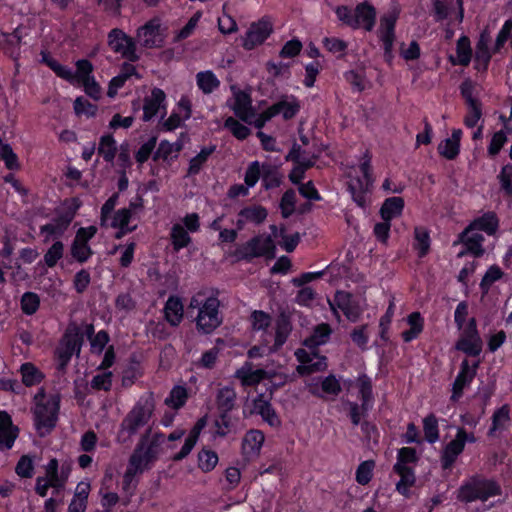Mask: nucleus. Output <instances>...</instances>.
<instances>
[{
    "label": "nucleus",
    "mask_w": 512,
    "mask_h": 512,
    "mask_svg": "<svg viewBox=\"0 0 512 512\" xmlns=\"http://www.w3.org/2000/svg\"><path fill=\"white\" fill-rule=\"evenodd\" d=\"M34 401L35 408L33 414L35 426L39 436L44 437L56 426L60 397L59 395H54L46 399L45 390L41 388L34 396Z\"/></svg>",
    "instance_id": "1"
},
{
    "label": "nucleus",
    "mask_w": 512,
    "mask_h": 512,
    "mask_svg": "<svg viewBox=\"0 0 512 512\" xmlns=\"http://www.w3.org/2000/svg\"><path fill=\"white\" fill-rule=\"evenodd\" d=\"M237 401V394L233 387L225 386L218 389L216 393V407L219 417L215 420L216 435L220 437L226 436L232 429V421L229 412H231Z\"/></svg>",
    "instance_id": "2"
},
{
    "label": "nucleus",
    "mask_w": 512,
    "mask_h": 512,
    "mask_svg": "<svg viewBox=\"0 0 512 512\" xmlns=\"http://www.w3.org/2000/svg\"><path fill=\"white\" fill-rule=\"evenodd\" d=\"M155 408L153 395L145 399L143 402L140 401L131 409V411L125 416L120 425V435H127L130 438L136 434L139 428L145 426L150 420Z\"/></svg>",
    "instance_id": "3"
},
{
    "label": "nucleus",
    "mask_w": 512,
    "mask_h": 512,
    "mask_svg": "<svg viewBox=\"0 0 512 512\" xmlns=\"http://www.w3.org/2000/svg\"><path fill=\"white\" fill-rule=\"evenodd\" d=\"M500 492L499 485L492 480L472 479L460 488L458 499L467 503L475 500L486 501Z\"/></svg>",
    "instance_id": "4"
},
{
    "label": "nucleus",
    "mask_w": 512,
    "mask_h": 512,
    "mask_svg": "<svg viewBox=\"0 0 512 512\" xmlns=\"http://www.w3.org/2000/svg\"><path fill=\"white\" fill-rule=\"evenodd\" d=\"M275 244L271 236H255L245 244L239 246L235 251V256L239 260H251L256 257L266 256L274 258Z\"/></svg>",
    "instance_id": "5"
},
{
    "label": "nucleus",
    "mask_w": 512,
    "mask_h": 512,
    "mask_svg": "<svg viewBox=\"0 0 512 512\" xmlns=\"http://www.w3.org/2000/svg\"><path fill=\"white\" fill-rule=\"evenodd\" d=\"M360 170L363 173V179L359 177L351 178V180L348 182V189L357 205L360 207H365L366 194L371 190L373 185V178L371 174V156L368 152H366L363 156V162L360 165Z\"/></svg>",
    "instance_id": "6"
},
{
    "label": "nucleus",
    "mask_w": 512,
    "mask_h": 512,
    "mask_svg": "<svg viewBox=\"0 0 512 512\" xmlns=\"http://www.w3.org/2000/svg\"><path fill=\"white\" fill-rule=\"evenodd\" d=\"M220 301L216 297H208L198 311L196 326L199 331L205 334L213 332L222 323L219 314Z\"/></svg>",
    "instance_id": "7"
},
{
    "label": "nucleus",
    "mask_w": 512,
    "mask_h": 512,
    "mask_svg": "<svg viewBox=\"0 0 512 512\" xmlns=\"http://www.w3.org/2000/svg\"><path fill=\"white\" fill-rule=\"evenodd\" d=\"M83 339L77 328L73 332L67 330L64 334L55 354L58 360V370L65 371L74 352L79 354Z\"/></svg>",
    "instance_id": "8"
},
{
    "label": "nucleus",
    "mask_w": 512,
    "mask_h": 512,
    "mask_svg": "<svg viewBox=\"0 0 512 512\" xmlns=\"http://www.w3.org/2000/svg\"><path fill=\"white\" fill-rule=\"evenodd\" d=\"M108 45L114 52L120 53L131 62H135L139 59L136 54L134 40L120 29L115 28L110 31L108 34Z\"/></svg>",
    "instance_id": "9"
},
{
    "label": "nucleus",
    "mask_w": 512,
    "mask_h": 512,
    "mask_svg": "<svg viewBox=\"0 0 512 512\" xmlns=\"http://www.w3.org/2000/svg\"><path fill=\"white\" fill-rule=\"evenodd\" d=\"M400 14L398 6L394 5L385 15L380 19V38L384 44L385 55L391 58V51L395 39L394 29L397 19Z\"/></svg>",
    "instance_id": "10"
},
{
    "label": "nucleus",
    "mask_w": 512,
    "mask_h": 512,
    "mask_svg": "<svg viewBox=\"0 0 512 512\" xmlns=\"http://www.w3.org/2000/svg\"><path fill=\"white\" fill-rule=\"evenodd\" d=\"M322 153L321 148L312 143L311 146L302 147L300 144L294 143L289 153L286 155V161H292L304 168H311L316 163Z\"/></svg>",
    "instance_id": "11"
},
{
    "label": "nucleus",
    "mask_w": 512,
    "mask_h": 512,
    "mask_svg": "<svg viewBox=\"0 0 512 512\" xmlns=\"http://www.w3.org/2000/svg\"><path fill=\"white\" fill-rule=\"evenodd\" d=\"M233 91V103L229 107L233 110L234 114L246 123H252L255 117V112L252 107V99L249 93L231 87Z\"/></svg>",
    "instance_id": "12"
},
{
    "label": "nucleus",
    "mask_w": 512,
    "mask_h": 512,
    "mask_svg": "<svg viewBox=\"0 0 512 512\" xmlns=\"http://www.w3.org/2000/svg\"><path fill=\"white\" fill-rule=\"evenodd\" d=\"M137 37L141 45L146 48L161 47L164 43V35L161 33L159 20L152 19L140 27Z\"/></svg>",
    "instance_id": "13"
},
{
    "label": "nucleus",
    "mask_w": 512,
    "mask_h": 512,
    "mask_svg": "<svg viewBox=\"0 0 512 512\" xmlns=\"http://www.w3.org/2000/svg\"><path fill=\"white\" fill-rule=\"evenodd\" d=\"M273 28L268 20H260L252 23L243 40V47L247 50L262 44L271 34Z\"/></svg>",
    "instance_id": "14"
},
{
    "label": "nucleus",
    "mask_w": 512,
    "mask_h": 512,
    "mask_svg": "<svg viewBox=\"0 0 512 512\" xmlns=\"http://www.w3.org/2000/svg\"><path fill=\"white\" fill-rule=\"evenodd\" d=\"M467 439L468 434L464 428H459L455 439L450 441L442 452L441 463L443 469H448L453 465L458 455L462 453Z\"/></svg>",
    "instance_id": "15"
},
{
    "label": "nucleus",
    "mask_w": 512,
    "mask_h": 512,
    "mask_svg": "<svg viewBox=\"0 0 512 512\" xmlns=\"http://www.w3.org/2000/svg\"><path fill=\"white\" fill-rule=\"evenodd\" d=\"M459 241L465 246V249L458 253V257H463L467 253L473 254L475 257H480L484 254V248L482 242L484 237L478 232H466V228L460 233Z\"/></svg>",
    "instance_id": "16"
},
{
    "label": "nucleus",
    "mask_w": 512,
    "mask_h": 512,
    "mask_svg": "<svg viewBox=\"0 0 512 512\" xmlns=\"http://www.w3.org/2000/svg\"><path fill=\"white\" fill-rule=\"evenodd\" d=\"M207 420V415H204L203 417L197 420L194 427L191 429L189 436L186 438L181 450L172 457L173 461H180L189 455V453L195 446L201 431L207 425Z\"/></svg>",
    "instance_id": "17"
},
{
    "label": "nucleus",
    "mask_w": 512,
    "mask_h": 512,
    "mask_svg": "<svg viewBox=\"0 0 512 512\" xmlns=\"http://www.w3.org/2000/svg\"><path fill=\"white\" fill-rule=\"evenodd\" d=\"M264 434L259 430L248 431L242 441L243 454L247 458L258 456L264 443Z\"/></svg>",
    "instance_id": "18"
},
{
    "label": "nucleus",
    "mask_w": 512,
    "mask_h": 512,
    "mask_svg": "<svg viewBox=\"0 0 512 512\" xmlns=\"http://www.w3.org/2000/svg\"><path fill=\"white\" fill-rule=\"evenodd\" d=\"M335 302L350 321L355 322L358 320L361 314V308L358 303L352 299L349 293L337 292Z\"/></svg>",
    "instance_id": "19"
},
{
    "label": "nucleus",
    "mask_w": 512,
    "mask_h": 512,
    "mask_svg": "<svg viewBox=\"0 0 512 512\" xmlns=\"http://www.w3.org/2000/svg\"><path fill=\"white\" fill-rule=\"evenodd\" d=\"M18 428L12 426V420L7 412H0V448L10 449L17 438Z\"/></svg>",
    "instance_id": "20"
},
{
    "label": "nucleus",
    "mask_w": 512,
    "mask_h": 512,
    "mask_svg": "<svg viewBox=\"0 0 512 512\" xmlns=\"http://www.w3.org/2000/svg\"><path fill=\"white\" fill-rule=\"evenodd\" d=\"M475 376V371H470L468 360H464L461 363V370L457 375L453 386L451 400L457 401L463 394V389L468 385Z\"/></svg>",
    "instance_id": "21"
},
{
    "label": "nucleus",
    "mask_w": 512,
    "mask_h": 512,
    "mask_svg": "<svg viewBox=\"0 0 512 512\" xmlns=\"http://www.w3.org/2000/svg\"><path fill=\"white\" fill-rule=\"evenodd\" d=\"M354 19L357 20V28L363 27L365 30L371 31L375 24L376 11L368 3H360L354 10Z\"/></svg>",
    "instance_id": "22"
},
{
    "label": "nucleus",
    "mask_w": 512,
    "mask_h": 512,
    "mask_svg": "<svg viewBox=\"0 0 512 512\" xmlns=\"http://www.w3.org/2000/svg\"><path fill=\"white\" fill-rule=\"evenodd\" d=\"M165 93L160 88H154L151 91L150 97H146L144 99L143 106V120L149 121L152 119L158 112L161 104L165 100Z\"/></svg>",
    "instance_id": "23"
},
{
    "label": "nucleus",
    "mask_w": 512,
    "mask_h": 512,
    "mask_svg": "<svg viewBox=\"0 0 512 512\" xmlns=\"http://www.w3.org/2000/svg\"><path fill=\"white\" fill-rule=\"evenodd\" d=\"M461 135L462 131L460 129L453 130L451 138H447L439 144V154L448 160L455 159L460 151Z\"/></svg>",
    "instance_id": "24"
},
{
    "label": "nucleus",
    "mask_w": 512,
    "mask_h": 512,
    "mask_svg": "<svg viewBox=\"0 0 512 512\" xmlns=\"http://www.w3.org/2000/svg\"><path fill=\"white\" fill-rule=\"evenodd\" d=\"M72 219V215L64 214L55 218L51 223L43 225L40 228V232L46 234L44 242H48L50 236H61L70 225Z\"/></svg>",
    "instance_id": "25"
},
{
    "label": "nucleus",
    "mask_w": 512,
    "mask_h": 512,
    "mask_svg": "<svg viewBox=\"0 0 512 512\" xmlns=\"http://www.w3.org/2000/svg\"><path fill=\"white\" fill-rule=\"evenodd\" d=\"M254 411L261 415L262 419L266 421L270 426H279L280 420L273 409L271 403L265 400L263 395H259L253 401Z\"/></svg>",
    "instance_id": "26"
},
{
    "label": "nucleus",
    "mask_w": 512,
    "mask_h": 512,
    "mask_svg": "<svg viewBox=\"0 0 512 512\" xmlns=\"http://www.w3.org/2000/svg\"><path fill=\"white\" fill-rule=\"evenodd\" d=\"M497 228L498 219L496 214L488 212L470 223L469 226L466 227V232L481 230L486 232L488 235H493L497 231Z\"/></svg>",
    "instance_id": "27"
},
{
    "label": "nucleus",
    "mask_w": 512,
    "mask_h": 512,
    "mask_svg": "<svg viewBox=\"0 0 512 512\" xmlns=\"http://www.w3.org/2000/svg\"><path fill=\"white\" fill-rule=\"evenodd\" d=\"M393 470L400 476V480L396 484L397 491L408 496L409 487H412L416 481L413 470L408 466H400V464H395Z\"/></svg>",
    "instance_id": "28"
},
{
    "label": "nucleus",
    "mask_w": 512,
    "mask_h": 512,
    "mask_svg": "<svg viewBox=\"0 0 512 512\" xmlns=\"http://www.w3.org/2000/svg\"><path fill=\"white\" fill-rule=\"evenodd\" d=\"M165 319L172 325L178 326L183 318V305L178 297L170 296L164 307Z\"/></svg>",
    "instance_id": "29"
},
{
    "label": "nucleus",
    "mask_w": 512,
    "mask_h": 512,
    "mask_svg": "<svg viewBox=\"0 0 512 512\" xmlns=\"http://www.w3.org/2000/svg\"><path fill=\"white\" fill-rule=\"evenodd\" d=\"M292 331V324L290 317L282 312L276 320L275 342L274 349L280 348L287 340Z\"/></svg>",
    "instance_id": "30"
},
{
    "label": "nucleus",
    "mask_w": 512,
    "mask_h": 512,
    "mask_svg": "<svg viewBox=\"0 0 512 512\" xmlns=\"http://www.w3.org/2000/svg\"><path fill=\"white\" fill-rule=\"evenodd\" d=\"M404 208V200L402 197L387 198L381 206L380 214L383 220L390 221L391 219L400 216Z\"/></svg>",
    "instance_id": "31"
},
{
    "label": "nucleus",
    "mask_w": 512,
    "mask_h": 512,
    "mask_svg": "<svg viewBox=\"0 0 512 512\" xmlns=\"http://www.w3.org/2000/svg\"><path fill=\"white\" fill-rule=\"evenodd\" d=\"M332 330L329 324L322 323L314 328L313 334L305 339L304 345L308 348H316L317 346L326 343Z\"/></svg>",
    "instance_id": "32"
},
{
    "label": "nucleus",
    "mask_w": 512,
    "mask_h": 512,
    "mask_svg": "<svg viewBox=\"0 0 512 512\" xmlns=\"http://www.w3.org/2000/svg\"><path fill=\"white\" fill-rule=\"evenodd\" d=\"M20 371L22 374V382L28 387L39 384L44 378L42 372L36 368L34 364L29 362L22 364Z\"/></svg>",
    "instance_id": "33"
},
{
    "label": "nucleus",
    "mask_w": 512,
    "mask_h": 512,
    "mask_svg": "<svg viewBox=\"0 0 512 512\" xmlns=\"http://www.w3.org/2000/svg\"><path fill=\"white\" fill-rule=\"evenodd\" d=\"M267 215V210L259 205L245 207L238 213L239 217H244L248 222H252L257 225L264 222Z\"/></svg>",
    "instance_id": "34"
},
{
    "label": "nucleus",
    "mask_w": 512,
    "mask_h": 512,
    "mask_svg": "<svg viewBox=\"0 0 512 512\" xmlns=\"http://www.w3.org/2000/svg\"><path fill=\"white\" fill-rule=\"evenodd\" d=\"M197 85L204 94H210L220 85V81L216 78L212 71L199 72L196 76Z\"/></svg>",
    "instance_id": "35"
},
{
    "label": "nucleus",
    "mask_w": 512,
    "mask_h": 512,
    "mask_svg": "<svg viewBox=\"0 0 512 512\" xmlns=\"http://www.w3.org/2000/svg\"><path fill=\"white\" fill-rule=\"evenodd\" d=\"M117 151L116 141L111 134L100 138L98 153L102 155L105 161L112 162Z\"/></svg>",
    "instance_id": "36"
},
{
    "label": "nucleus",
    "mask_w": 512,
    "mask_h": 512,
    "mask_svg": "<svg viewBox=\"0 0 512 512\" xmlns=\"http://www.w3.org/2000/svg\"><path fill=\"white\" fill-rule=\"evenodd\" d=\"M171 241L173 249L177 252L190 244L191 237L183 226L175 224L171 229Z\"/></svg>",
    "instance_id": "37"
},
{
    "label": "nucleus",
    "mask_w": 512,
    "mask_h": 512,
    "mask_svg": "<svg viewBox=\"0 0 512 512\" xmlns=\"http://www.w3.org/2000/svg\"><path fill=\"white\" fill-rule=\"evenodd\" d=\"M415 248L419 251V256H425L430 248V236L427 229L423 227H416L414 230Z\"/></svg>",
    "instance_id": "38"
},
{
    "label": "nucleus",
    "mask_w": 512,
    "mask_h": 512,
    "mask_svg": "<svg viewBox=\"0 0 512 512\" xmlns=\"http://www.w3.org/2000/svg\"><path fill=\"white\" fill-rule=\"evenodd\" d=\"M215 146L203 148L195 157L190 160L188 168V175L198 174L202 165L206 162L207 158L215 151Z\"/></svg>",
    "instance_id": "39"
},
{
    "label": "nucleus",
    "mask_w": 512,
    "mask_h": 512,
    "mask_svg": "<svg viewBox=\"0 0 512 512\" xmlns=\"http://www.w3.org/2000/svg\"><path fill=\"white\" fill-rule=\"evenodd\" d=\"M262 182L266 189L278 187L281 182V176L277 168L271 165H263Z\"/></svg>",
    "instance_id": "40"
},
{
    "label": "nucleus",
    "mask_w": 512,
    "mask_h": 512,
    "mask_svg": "<svg viewBox=\"0 0 512 512\" xmlns=\"http://www.w3.org/2000/svg\"><path fill=\"white\" fill-rule=\"evenodd\" d=\"M456 349L469 356H478L482 351V340L461 338L456 343Z\"/></svg>",
    "instance_id": "41"
},
{
    "label": "nucleus",
    "mask_w": 512,
    "mask_h": 512,
    "mask_svg": "<svg viewBox=\"0 0 512 512\" xmlns=\"http://www.w3.org/2000/svg\"><path fill=\"white\" fill-rule=\"evenodd\" d=\"M218 463V455L212 450L203 449L198 453V466L203 472L212 471Z\"/></svg>",
    "instance_id": "42"
},
{
    "label": "nucleus",
    "mask_w": 512,
    "mask_h": 512,
    "mask_svg": "<svg viewBox=\"0 0 512 512\" xmlns=\"http://www.w3.org/2000/svg\"><path fill=\"white\" fill-rule=\"evenodd\" d=\"M423 430L425 439L429 443H434L439 438L438 420L434 414H429L423 420Z\"/></svg>",
    "instance_id": "43"
},
{
    "label": "nucleus",
    "mask_w": 512,
    "mask_h": 512,
    "mask_svg": "<svg viewBox=\"0 0 512 512\" xmlns=\"http://www.w3.org/2000/svg\"><path fill=\"white\" fill-rule=\"evenodd\" d=\"M187 398L188 394L186 388L183 386H175L171 390L169 397L165 399V404L174 409H179L185 404Z\"/></svg>",
    "instance_id": "44"
},
{
    "label": "nucleus",
    "mask_w": 512,
    "mask_h": 512,
    "mask_svg": "<svg viewBox=\"0 0 512 512\" xmlns=\"http://www.w3.org/2000/svg\"><path fill=\"white\" fill-rule=\"evenodd\" d=\"M472 50L470 40L466 36H462L457 41V57L458 64L467 66L471 61Z\"/></svg>",
    "instance_id": "45"
},
{
    "label": "nucleus",
    "mask_w": 512,
    "mask_h": 512,
    "mask_svg": "<svg viewBox=\"0 0 512 512\" xmlns=\"http://www.w3.org/2000/svg\"><path fill=\"white\" fill-rule=\"evenodd\" d=\"M40 298L34 292H25L21 297V309L26 315H33L39 309Z\"/></svg>",
    "instance_id": "46"
},
{
    "label": "nucleus",
    "mask_w": 512,
    "mask_h": 512,
    "mask_svg": "<svg viewBox=\"0 0 512 512\" xmlns=\"http://www.w3.org/2000/svg\"><path fill=\"white\" fill-rule=\"evenodd\" d=\"M503 276V272L497 265H492L489 267L485 275L483 276L480 288L484 294L488 293L490 287L494 282L501 279Z\"/></svg>",
    "instance_id": "47"
},
{
    "label": "nucleus",
    "mask_w": 512,
    "mask_h": 512,
    "mask_svg": "<svg viewBox=\"0 0 512 512\" xmlns=\"http://www.w3.org/2000/svg\"><path fill=\"white\" fill-rule=\"evenodd\" d=\"M224 127L227 128L233 134V136L239 140L247 138L250 134V129L233 117H228L225 120Z\"/></svg>",
    "instance_id": "48"
},
{
    "label": "nucleus",
    "mask_w": 512,
    "mask_h": 512,
    "mask_svg": "<svg viewBox=\"0 0 512 512\" xmlns=\"http://www.w3.org/2000/svg\"><path fill=\"white\" fill-rule=\"evenodd\" d=\"M327 367L326 358L318 357L315 355V358L312 362H309L306 365H299L297 367V372L300 375H310L315 372L323 371Z\"/></svg>",
    "instance_id": "49"
},
{
    "label": "nucleus",
    "mask_w": 512,
    "mask_h": 512,
    "mask_svg": "<svg viewBox=\"0 0 512 512\" xmlns=\"http://www.w3.org/2000/svg\"><path fill=\"white\" fill-rule=\"evenodd\" d=\"M295 203H296V193L293 189L287 190L280 201V209L282 216L284 218H288L295 209Z\"/></svg>",
    "instance_id": "50"
},
{
    "label": "nucleus",
    "mask_w": 512,
    "mask_h": 512,
    "mask_svg": "<svg viewBox=\"0 0 512 512\" xmlns=\"http://www.w3.org/2000/svg\"><path fill=\"white\" fill-rule=\"evenodd\" d=\"M182 149L181 143H169L168 141H161L155 154L154 160L163 159L167 160L173 152H179Z\"/></svg>",
    "instance_id": "51"
},
{
    "label": "nucleus",
    "mask_w": 512,
    "mask_h": 512,
    "mask_svg": "<svg viewBox=\"0 0 512 512\" xmlns=\"http://www.w3.org/2000/svg\"><path fill=\"white\" fill-rule=\"evenodd\" d=\"M63 251V243L61 241H56L44 255L45 264L50 268L54 267L58 260L62 258Z\"/></svg>",
    "instance_id": "52"
},
{
    "label": "nucleus",
    "mask_w": 512,
    "mask_h": 512,
    "mask_svg": "<svg viewBox=\"0 0 512 512\" xmlns=\"http://www.w3.org/2000/svg\"><path fill=\"white\" fill-rule=\"evenodd\" d=\"M375 466L373 460H367L362 462L356 471V481L361 485H366L372 478V472Z\"/></svg>",
    "instance_id": "53"
},
{
    "label": "nucleus",
    "mask_w": 512,
    "mask_h": 512,
    "mask_svg": "<svg viewBox=\"0 0 512 512\" xmlns=\"http://www.w3.org/2000/svg\"><path fill=\"white\" fill-rule=\"evenodd\" d=\"M360 386V394L362 398V410L367 411L369 402L372 399V385L370 379L366 375H362L358 379Z\"/></svg>",
    "instance_id": "54"
},
{
    "label": "nucleus",
    "mask_w": 512,
    "mask_h": 512,
    "mask_svg": "<svg viewBox=\"0 0 512 512\" xmlns=\"http://www.w3.org/2000/svg\"><path fill=\"white\" fill-rule=\"evenodd\" d=\"M236 376L241 378L242 383L245 385H255L267 377V372L263 369H257L243 374L242 369L237 371Z\"/></svg>",
    "instance_id": "55"
},
{
    "label": "nucleus",
    "mask_w": 512,
    "mask_h": 512,
    "mask_svg": "<svg viewBox=\"0 0 512 512\" xmlns=\"http://www.w3.org/2000/svg\"><path fill=\"white\" fill-rule=\"evenodd\" d=\"M91 254L92 251L88 243H82L76 240L73 241L71 245V255L78 262L83 263L87 261Z\"/></svg>",
    "instance_id": "56"
},
{
    "label": "nucleus",
    "mask_w": 512,
    "mask_h": 512,
    "mask_svg": "<svg viewBox=\"0 0 512 512\" xmlns=\"http://www.w3.org/2000/svg\"><path fill=\"white\" fill-rule=\"evenodd\" d=\"M501 189L505 195L512 197V165L507 164L502 167L500 174L498 175Z\"/></svg>",
    "instance_id": "57"
},
{
    "label": "nucleus",
    "mask_w": 512,
    "mask_h": 512,
    "mask_svg": "<svg viewBox=\"0 0 512 512\" xmlns=\"http://www.w3.org/2000/svg\"><path fill=\"white\" fill-rule=\"evenodd\" d=\"M509 418L508 405H503L497 409L492 416V427L490 429V434L495 430L502 428L504 424L509 421Z\"/></svg>",
    "instance_id": "58"
},
{
    "label": "nucleus",
    "mask_w": 512,
    "mask_h": 512,
    "mask_svg": "<svg viewBox=\"0 0 512 512\" xmlns=\"http://www.w3.org/2000/svg\"><path fill=\"white\" fill-rule=\"evenodd\" d=\"M1 158L9 170H18L20 168L18 157L13 152L9 144H3L1 147Z\"/></svg>",
    "instance_id": "59"
},
{
    "label": "nucleus",
    "mask_w": 512,
    "mask_h": 512,
    "mask_svg": "<svg viewBox=\"0 0 512 512\" xmlns=\"http://www.w3.org/2000/svg\"><path fill=\"white\" fill-rule=\"evenodd\" d=\"M252 327L254 330H265L271 324V317L268 313L256 310L251 314Z\"/></svg>",
    "instance_id": "60"
},
{
    "label": "nucleus",
    "mask_w": 512,
    "mask_h": 512,
    "mask_svg": "<svg viewBox=\"0 0 512 512\" xmlns=\"http://www.w3.org/2000/svg\"><path fill=\"white\" fill-rule=\"evenodd\" d=\"M260 176H262V168L258 161H254L246 170L244 178L245 184L248 187H253L259 180Z\"/></svg>",
    "instance_id": "61"
},
{
    "label": "nucleus",
    "mask_w": 512,
    "mask_h": 512,
    "mask_svg": "<svg viewBox=\"0 0 512 512\" xmlns=\"http://www.w3.org/2000/svg\"><path fill=\"white\" fill-rule=\"evenodd\" d=\"M112 385V373L105 372L95 375L91 381V387L95 390L109 391Z\"/></svg>",
    "instance_id": "62"
},
{
    "label": "nucleus",
    "mask_w": 512,
    "mask_h": 512,
    "mask_svg": "<svg viewBox=\"0 0 512 512\" xmlns=\"http://www.w3.org/2000/svg\"><path fill=\"white\" fill-rule=\"evenodd\" d=\"M511 31H512V19H508L505 21L502 29L500 30V32L497 35L495 45L493 48L494 53L499 52L500 49L504 46V44L508 40L509 36L511 35Z\"/></svg>",
    "instance_id": "63"
},
{
    "label": "nucleus",
    "mask_w": 512,
    "mask_h": 512,
    "mask_svg": "<svg viewBox=\"0 0 512 512\" xmlns=\"http://www.w3.org/2000/svg\"><path fill=\"white\" fill-rule=\"evenodd\" d=\"M157 138L151 137L146 143H144L139 150L137 151L135 158L136 161L140 164H143L148 160L152 151L156 146Z\"/></svg>",
    "instance_id": "64"
}]
</instances>
